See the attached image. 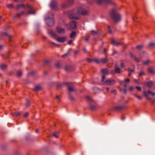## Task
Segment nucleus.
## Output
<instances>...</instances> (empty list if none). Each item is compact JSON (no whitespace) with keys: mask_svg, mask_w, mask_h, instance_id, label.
I'll return each instance as SVG.
<instances>
[{"mask_svg":"<svg viewBox=\"0 0 155 155\" xmlns=\"http://www.w3.org/2000/svg\"><path fill=\"white\" fill-rule=\"evenodd\" d=\"M120 83L121 85H122L124 87H126L127 86V85L126 84V83L125 81H120Z\"/></svg>","mask_w":155,"mask_h":155,"instance_id":"obj_20","label":"nucleus"},{"mask_svg":"<svg viewBox=\"0 0 155 155\" xmlns=\"http://www.w3.org/2000/svg\"><path fill=\"white\" fill-rule=\"evenodd\" d=\"M149 45L150 47H154L155 46V44L153 43H149Z\"/></svg>","mask_w":155,"mask_h":155,"instance_id":"obj_31","label":"nucleus"},{"mask_svg":"<svg viewBox=\"0 0 155 155\" xmlns=\"http://www.w3.org/2000/svg\"><path fill=\"white\" fill-rule=\"evenodd\" d=\"M24 12H23V11L22 12H21V14H24Z\"/></svg>","mask_w":155,"mask_h":155,"instance_id":"obj_64","label":"nucleus"},{"mask_svg":"<svg viewBox=\"0 0 155 155\" xmlns=\"http://www.w3.org/2000/svg\"><path fill=\"white\" fill-rule=\"evenodd\" d=\"M60 65L59 64H56V66L57 67H58Z\"/></svg>","mask_w":155,"mask_h":155,"instance_id":"obj_59","label":"nucleus"},{"mask_svg":"<svg viewBox=\"0 0 155 155\" xmlns=\"http://www.w3.org/2000/svg\"><path fill=\"white\" fill-rule=\"evenodd\" d=\"M91 108L92 110H94L96 109V107L94 105L91 106Z\"/></svg>","mask_w":155,"mask_h":155,"instance_id":"obj_34","label":"nucleus"},{"mask_svg":"<svg viewBox=\"0 0 155 155\" xmlns=\"http://www.w3.org/2000/svg\"><path fill=\"white\" fill-rule=\"evenodd\" d=\"M130 54L131 57H133L134 58L135 60L137 62H138L140 61V59H141L142 57L143 56V53L140 54V58L136 57L135 56H134L132 53H130Z\"/></svg>","mask_w":155,"mask_h":155,"instance_id":"obj_6","label":"nucleus"},{"mask_svg":"<svg viewBox=\"0 0 155 155\" xmlns=\"http://www.w3.org/2000/svg\"><path fill=\"white\" fill-rule=\"evenodd\" d=\"M87 61L88 62H90L92 61H93V59H91V58H87Z\"/></svg>","mask_w":155,"mask_h":155,"instance_id":"obj_36","label":"nucleus"},{"mask_svg":"<svg viewBox=\"0 0 155 155\" xmlns=\"http://www.w3.org/2000/svg\"><path fill=\"white\" fill-rule=\"evenodd\" d=\"M134 89V88L132 86L130 87L129 88V91L131 92L132 91H133Z\"/></svg>","mask_w":155,"mask_h":155,"instance_id":"obj_39","label":"nucleus"},{"mask_svg":"<svg viewBox=\"0 0 155 155\" xmlns=\"http://www.w3.org/2000/svg\"><path fill=\"white\" fill-rule=\"evenodd\" d=\"M43 38L44 39H45L46 38V37L45 36H43Z\"/></svg>","mask_w":155,"mask_h":155,"instance_id":"obj_62","label":"nucleus"},{"mask_svg":"<svg viewBox=\"0 0 155 155\" xmlns=\"http://www.w3.org/2000/svg\"><path fill=\"white\" fill-rule=\"evenodd\" d=\"M26 7L30 9H32V7L31 5H27L26 6Z\"/></svg>","mask_w":155,"mask_h":155,"instance_id":"obj_44","label":"nucleus"},{"mask_svg":"<svg viewBox=\"0 0 155 155\" xmlns=\"http://www.w3.org/2000/svg\"><path fill=\"white\" fill-rule=\"evenodd\" d=\"M86 99L88 101H90L91 98L89 96H87L86 97Z\"/></svg>","mask_w":155,"mask_h":155,"instance_id":"obj_47","label":"nucleus"},{"mask_svg":"<svg viewBox=\"0 0 155 155\" xmlns=\"http://www.w3.org/2000/svg\"><path fill=\"white\" fill-rule=\"evenodd\" d=\"M135 88H136L137 90L139 91H141V88L140 87L136 86L135 87Z\"/></svg>","mask_w":155,"mask_h":155,"instance_id":"obj_35","label":"nucleus"},{"mask_svg":"<svg viewBox=\"0 0 155 155\" xmlns=\"http://www.w3.org/2000/svg\"><path fill=\"white\" fill-rule=\"evenodd\" d=\"M143 94H144V96L146 97V98L148 100H151V98L149 97L148 96V95L149 94H151L153 96H154L155 95V93L153 92H152L151 91H148V92H147L146 91H144L143 92Z\"/></svg>","mask_w":155,"mask_h":155,"instance_id":"obj_5","label":"nucleus"},{"mask_svg":"<svg viewBox=\"0 0 155 155\" xmlns=\"http://www.w3.org/2000/svg\"><path fill=\"white\" fill-rule=\"evenodd\" d=\"M134 95L138 99L140 100H141L142 99V97L138 95L135 94H134Z\"/></svg>","mask_w":155,"mask_h":155,"instance_id":"obj_27","label":"nucleus"},{"mask_svg":"<svg viewBox=\"0 0 155 155\" xmlns=\"http://www.w3.org/2000/svg\"><path fill=\"white\" fill-rule=\"evenodd\" d=\"M20 15V14H17L16 15V17H19Z\"/></svg>","mask_w":155,"mask_h":155,"instance_id":"obj_53","label":"nucleus"},{"mask_svg":"<svg viewBox=\"0 0 155 155\" xmlns=\"http://www.w3.org/2000/svg\"><path fill=\"white\" fill-rule=\"evenodd\" d=\"M30 105V101L29 100H28V99L26 100V104H25V106L26 107Z\"/></svg>","mask_w":155,"mask_h":155,"instance_id":"obj_25","label":"nucleus"},{"mask_svg":"<svg viewBox=\"0 0 155 155\" xmlns=\"http://www.w3.org/2000/svg\"><path fill=\"white\" fill-rule=\"evenodd\" d=\"M134 70L133 69H132L130 71V72H131V73L132 72H133L134 71Z\"/></svg>","mask_w":155,"mask_h":155,"instance_id":"obj_58","label":"nucleus"},{"mask_svg":"<svg viewBox=\"0 0 155 155\" xmlns=\"http://www.w3.org/2000/svg\"><path fill=\"white\" fill-rule=\"evenodd\" d=\"M97 2L99 4L103 2L106 4H110L112 2L111 0H97Z\"/></svg>","mask_w":155,"mask_h":155,"instance_id":"obj_11","label":"nucleus"},{"mask_svg":"<svg viewBox=\"0 0 155 155\" xmlns=\"http://www.w3.org/2000/svg\"><path fill=\"white\" fill-rule=\"evenodd\" d=\"M17 7H18V8L20 7H23L24 8H25V5L23 4H21L20 5H18L17 6Z\"/></svg>","mask_w":155,"mask_h":155,"instance_id":"obj_32","label":"nucleus"},{"mask_svg":"<svg viewBox=\"0 0 155 155\" xmlns=\"http://www.w3.org/2000/svg\"><path fill=\"white\" fill-rule=\"evenodd\" d=\"M131 73L130 71L128 74V76H131Z\"/></svg>","mask_w":155,"mask_h":155,"instance_id":"obj_56","label":"nucleus"},{"mask_svg":"<svg viewBox=\"0 0 155 155\" xmlns=\"http://www.w3.org/2000/svg\"><path fill=\"white\" fill-rule=\"evenodd\" d=\"M53 135L56 138H58L59 137L58 135L56 134V132L54 133L53 134Z\"/></svg>","mask_w":155,"mask_h":155,"instance_id":"obj_41","label":"nucleus"},{"mask_svg":"<svg viewBox=\"0 0 155 155\" xmlns=\"http://www.w3.org/2000/svg\"><path fill=\"white\" fill-rule=\"evenodd\" d=\"M59 97L58 96V95H57V96H56V98L57 99H59Z\"/></svg>","mask_w":155,"mask_h":155,"instance_id":"obj_57","label":"nucleus"},{"mask_svg":"<svg viewBox=\"0 0 155 155\" xmlns=\"http://www.w3.org/2000/svg\"><path fill=\"white\" fill-rule=\"evenodd\" d=\"M153 83L151 81L148 82L146 83V85L148 87H152L153 85Z\"/></svg>","mask_w":155,"mask_h":155,"instance_id":"obj_17","label":"nucleus"},{"mask_svg":"<svg viewBox=\"0 0 155 155\" xmlns=\"http://www.w3.org/2000/svg\"><path fill=\"white\" fill-rule=\"evenodd\" d=\"M50 6L52 9L56 10L57 9V4L55 2H52L50 4Z\"/></svg>","mask_w":155,"mask_h":155,"instance_id":"obj_12","label":"nucleus"},{"mask_svg":"<svg viewBox=\"0 0 155 155\" xmlns=\"http://www.w3.org/2000/svg\"><path fill=\"white\" fill-rule=\"evenodd\" d=\"M89 39V37H88V36H87V37L85 38V40L86 41H87Z\"/></svg>","mask_w":155,"mask_h":155,"instance_id":"obj_52","label":"nucleus"},{"mask_svg":"<svg viewBox=\"0 0 155 155\" xmlns=\"http://www.w3.org/2000/svg\"><path fill=\"white\" fill-rule=\"evenodd\" d=\"M112 92L114 93V94H116V91L115 90H114L112 91Z\"/></svg>","mask_w":155,"mask_h":155,"instance_id":"obj_51","label":"nucleus"},{"mask_svg":"<svg viewBox=\"0 0 155 155\" xmlns=\"http://www.w3.org/2000/svg\"><path fill=\"white\" fill-rule=\"evenodd\" d=\"M38 132V130H36L35 131V132L36 133H37Z\"/></svg>","mask_w":155,"mask_h":155,"instance_id":"obj_63","label":"nucleus"},{"mask_svg":"<svg viewBox=\"0 0 155 155\" xmlns=\"http://www.w3.org/2000/svg\"><path fill=\"white\" fill-rule=\"evenodd\" d=\"M120 67L121 68H124L125 67V66L124 65V64L123 63H121V65H120Z\"/></svg>","mask_w":155,"mask_h":155,"instance_id":"obj_49","label":"nucleus"},{"mask_svg":"<svg viewBox=\"0 0 155 155\" xmlns=\"http://www.w3.org/2000/svg\"><path fill=\"white\" fill-rule=\"evenodd\" d=\"M7 7L8 8H13L14 7L13 4H8V5H7Z\"/></svg>","mask_w":155,"mask_h":155,"instance_id":"obj_26","label":"nucleus"},{"mask_svg":"<svg viewBox=\"0 0 155 155\" xmlns=\"http://www.w3.org/2000/svg\"><path fill=\"white\" fill-rule=\"evenodd\" d=\"M112 44L118 46L121 44L120 42H116L114 39H112L111 40Z\"/></svg>","mask_w":155,"mask_h":155,"instance_id":"obj_14","label":"nucleus"},{"mask_svg":"<svg viewBox=\"0 0 155 155\" xmlns=\"http://www.w3.org/2000/svg\"><path fill=\"white\" fill-rule=\"evenodd\" d=\"M125 117H124V116H122L121 117V119L122 120H123L124 119H125Z\"/></svg>","mask_w":155,"mask_h":155,"instance_id":"obj_54","label":"nucleus"},{"mask_svg":"<svg viewBox=\"0 0 155 155\" xmlns=\"http://www.w3.org/2000/svg\"><path fill=\"white\" fill-rule=\"evenodd\" d=\"M87 14V11L83 9L81 7H79L78 8L76 15H74L73 14L70 15V18L71 19H78L79 18L76 16V15H77L78 14H81L82 15H86Z\"/></svg>","mask_w":155,"mask_h":155,"instance_id":"obj_1","label":"nucleus"},{"mask_svg":"<svg viewBox=\"0 0 155 155\" xmlns=\"http://www.w3.org/2000/svg\"><path fill=\"white\" fill-rule=\"evenodd\" d=\"M91 33L93 35H95L97 34V32L94 31H91Z\"/></svg>","mask_w":155,"mask_h":155,"instance_id":"obj_28","label":"nucleus"},{"mask_svg":"<svg viewBox=\"0 0 155 155\" xmlns=\"http://www.w3.org/2000/svg\"><path fill=\"white\" fill-rule=\"evenodd\" d=\"M28 14H35V12L33 11H29L28 12Z\"/></svg>","mask_w":155,"mask_h":155,"instance_id":"obj_33","label":"nucleus"},{"mask_svg":"<svg viewBox=\"0 0 155 155\" xmlns=\"http://www.w3.org/2000/svg\"><path fill=\"white\" fill-rule=\"evenodd\" d=\"M76 35V32L75 31H72L70 34V37L71 38H74Z\"/></svg>","mask_w":155,"mask_h":155,"instance_id":"obj_15","label":"nucleus"},{"mask_svg":"<svg viewBox=\"0 0 155 155\" xmlns=\"http://www.w3.org/2000/svg\"><path fill=\"white\" fill-rule=\"evenodd\" d=\"M101 62L102 63H103L104 64H106V63H107V62H108V60L106 58H104L101 59Z\"/></svg>","mask_w":155,"mask_h":155,"instance_id":"obj_19","label":"nucleus"},{"mask_svg":"<svg viewBox=\"0 0 155 155\" xmlns=\"http://www.w3.org/2000/svg\"><path fill=\"white\" fill-rule=\"evenodd\" d=\"M2 48V45H0V49H1Z\"/></svg>","mask_w":155,"mask_h":155,"instance_id":"obj_61","label":"nucleus"},{"mask_svg":"<svg viewBox=\"0 0 155 155\" xmlns=\"http://www.w3.org/2000/svg\"><path fill=\"white\" fill-rule=\"evenodd\" d=\"M93 61H94L95 62H96L97 63H99V61L96 59H93Z\"/></svg>","mask_w":155,"mask_h":155,"instance_id":"obj_40","label":"nucleus"},{"mask_svg":"<svg viewBox=\"0 0 155 155\" xmlns=\"http://www.w3.org/2000/svg\"><path fill=\"white\" fill-rule=\"evenodd\" d=\"M124 93H126V89H124Z\"/></svg>","mask_w":155,"mask_h":155,"instance_id":"obj_55","label":"nucleus"},{"mask_svg":"<svg viewBox=\"0 0 155 155\" xmlns=\"http://www.w3.org/2000/svg\"><path fill=\"white\" fill-rule=\"evenodd\" d=\"M48 33L51 37L56 40L57 37V35L55 33L51 30H49Z\"/></svg>","mask_w":155,"mask_h":155,"instance_id":"obj_10","label":"nucleus"},{"mask_svg":"<svg viewBox=\"0 0 155 155\" xmlns=\"http://www.w3.org/2000/svg\"><path fill=\"white\" fill-rule=\"evenodd\" d=\"M108 31L110 33H111V30L110 29V27L109 26H108Z\"/></svg>","mask_w":155,"mask_h":155,"instance_id":"obj_50","label":"nucleus"},{"mask_svg":"<svg viewBox=\"0 0 155 155\" xmlns=\"http://www.w3.org/2000/svg\"><path fill=\"white\" fill-rule=\"evenodd\" d=\"M70 27L67 26L68 29L71 28H75L76 27L77 24L76 22L74 21H72L69 24Z\"/></svg>","mask_w":155,"mask_h":155,"instance_id":"obj_9","label":"nucleus"},{"mask_svg":"<svg viewBox=\"0 0 155 155\" xmlns=\"http://www.w3.org/2000/svg\"><path fill=\"white\" fill-rule=\"evenodd\" d=\"M40 89V87L39 86H37L35 87V88L33 89V90L35 91L39 90Z\"/></svg>","mask_w":155,"mask_h":155,"instance_id":"obj_24","label":"nucleus"},{"mask_svg":"<svg viewBox=\"0 0 155 155\" xmlns=\"http://www.w3.org/2000/svg\"><path fill=\"white\" fill-rule=\"evenodd\" d=\"M101 71L104 74H108V70L107 69H102Z\"/></svg>","mask_w":155,"mask_h":155,"instance_id":"obj_18","label":"nucleus"},{"mask_svg":"<svg viewBox=\"0 0 155 155\" xmlns=\"http://www.w3.org/2000/svg\"><path fill=\"white\" fill-rule=\"evenodd\" d=\"M51 17H48L45 18L46 23L49 26L53 25L54 24V20L53 18V15L52 13H50Z\"/></svg>","mask_w":155,"mask_h":155,"instance_id":"obj_4","label":"nucleus"},{"mask_svg":"<svg viewBox=\"0 0 155 155\" xmlns=\"http://www.w3.org/2000/svg\"><path fill=\"white\" fill-rule=\"evenodd\" d=\"M21 113V112H15L12 113V115L14 117H18L19 116Z\"/></svg>","mask_w":155,"mask_h":155,"instance_id":"obj_16","label":"nucleus"},{"mask_svg":"<svg viewBox=\"0 0 155 155\" xmlns=\"http://www.w3.org/2000/svg\"><path fill=\"white\" fill-rule=\"evenodd\" d=\"M139 74L140 75H144V74L143 72L141 71L139 73Z\"/></svg>","mask_w":155,"mask_h":155,"instance_id":"obj_45","label":"nucleus"},{"mask_svg":"<svg viewBox=\"0 0 155 155\" xmlns=\"http://www.w3.org/2000/svg\"><path fill=\"white\" fill-rule=\"evenodd\" d=\"M68 89L69 91H72L74 90V89L72 87H68Z\"/></svg>","mask_w":155,"mask_h":155,"instance_id":"obj_42","label":"nucleus"},{"mask_svg":"<svg viewBox=\"0 0 155 155\" xmlns=\"http://www.w3.org/2000/svg\"><path fill=\"white\" fill-rule=\"evenodd\" d=\"M148 71L149 72L153 74L154 73V70L153 69L151 68H150L148 69Z\"/></svg>","mask_w":155,"mask_h":155,"instance_id":"obj_22","label":"nucleus"},{"mask_svg":"<svg viewBox=\"0 0 155 155\" xmlns=\"http://www.w3.org/2000/svg\"><path fill=\"white\" fill-rule=\"evenodd\" d=\"M49 43L50 44H51L53 45H56V46H59V45H58V44H56L54 43V42H52V41H49Z\"/></svg>","mask_w":155,"mask_h":155,"instance_id":"obj_37","label":"nucleus"},{"mask_svg":"<svg viewBox=\"0 0 155 155\" xmlns=\"http://www.w3.org/2000/svg\"><path fill=\"white\" fill-rule=\"evenodd\" d=\"M4 34L8 36L9 38V40H10L11 38V36L10 35H8V34L7 33H5Z\"/></svg>","mask_w":155,"mask_h":155,"instance_id":"obj_46","label":"nucleus"},{"mask_svg":"<svg viewBox=\"0 0 155 155\" xmlns=\"http://www.w3.org/2000/svg\"><path fill=\"white\" fill-rule=\"evenodd\" d=\"M106 90L107 91H108L109 90V87H107L106 88Z\"/></svg>","mask_w":155,"mask_h":155,"instance_id":"obj_60","label":"nucleus"},{"mask_svg":"<svg viewBox=\"0 0 155 155\" xmlns=\"http://www.w3.org/2000/svg\"><path fill=\"white\" fill-rule=\"evenodd\" d=\"M121 71V70L117 65L115 67V70L112 71L111 72V73L112 74H115L116 72L120 73Z\"/></svg>","mask_w":155,"mask_h":155,"instance_id":"obj_13","label":"nucleus"},{"mask_svg":"<svg viewBox=\"0 0 155 155\" xmlns=\"http://www.w3.org/2000/svg\"><path fill=\"white\" fill-rule=\"evenodd\" d=\"M105 78L104 75H103L102 76L101 81L105 85H114L116 83V81L111 78H109L104 81Z\"/></svg>","mask_w":155,"mask_h":155,"instance_id":"obj_2","label":"nucleus"},{"mask_svg":"<svg viewBox=\"0 0 155 155\" xmlns=\"http://www.w3.org/2000/svg\"><path fill=\"white\" fill-rule=\"evenodd\" d=\"M56 29L57 32L59 34H63L65 33L64 29L60 26H58L56 27Z\"/></svg>","mask_w":155,"mask_h":155,"instance_id":"obj_7","label":"nucleus"},{"mask_svg":"<svg viewBox=\"0 0 155 155\" xmlns=\"http://www.w3.org/2000/svg\"><path fill=\"white\" fill-rule=\"evenodd\" d=\"M125 82H129L130 81V79H129L128 78H127L125 80Z\"/></svg>","mask_w":155,"mask_h":155,"instance_id":"obj_48","label":"nucleus"},{"mask_svg":"<svg viewBox=\"0 0 155 155\" xmlns=\"http://www.w3.org/2000/svg\"><path fill=\"white\" fill-rule=\"evenodd\" d=\"M7 66L5 64H2L0 66V68L2 70H4L6 68Z\"/></svg>","mask_w":155,"mask_h":155,"instance_id":"obj_21","label":"nucleus"},{"mask_svg":"<svg viewBox=\"0 0 155 155\" xmlns=\"http://www.w3.org/2000/svg\"><path fill=\"white\" fill-rule=\"evenodd\" d=\"M111 15L115 22H117L121 19L120 15L118 13L115 12V10L113 9L111 11Z\"/></svg>","mask_w":155,"mask_h":155,"instance_id":"obj_3","label":"nucleus"},{"mask_svg":"<svg viewBox=\"0 0 155 155\" xmlns=\"http://www.w3.org/2000/svg\"><path fill=\"white\" fill-rule=\"evenodd\" d=\"M22 73L21 71H19L17 73V76L18 77L21 76L22 75Z\"/></svg>","mask_w":155,"mask_h":155,"instance_id":"obj_29","label":"nucleus"},{"mask_svg":"<svg viewBox=\"0 0 155 155\" xmlns=\"http://www.w3.org/2000/svg\"><path fill=\"white\" fill-rule=\"evenodd\" d=\"M29 115V113H26L24 115L23 117L25 118L27 117Z\"/></svg>","mask_w":155,"mask_h":155,"instance_id":"obj_38","label":"nucleus"},{"mask_svg":"<svg viewBox=\"0 0 155 155\" xmlns=\"http://www.w3.org/2000/svg\"><path fill=\"white\" fill-rule=\"evenodd\" d=\"M73 41V40H71L69 41L68 42V44L69 45H71L72 44V43Z\"/></svg>","mask_w":155,"mask_h":155,"instance_id":"obj_43","label":"nucleus"},{"mask_svg":"<svg viewBox=\"0 0 155 155\" xmlns=\"http://www.w3.org/2000/svg\"><path fill=\"white\" fill-rule=\"evenodd\" d=\"M150 62V61L149 60H147L146 61H144L143 62V64L145 65H148Z\"/></svg>","mask_w":155,"mask_h":155,"instance_id":"obj_23","label":"nucleus"},{"mask_svg":"<svg viewBox=\"0 0 155 155\" xmlns=\"http://www.w3.org/2000/svg\"><path fill=\"white\" fill-rule=\"evenodd\" d=\"M67 39V37L66 36L61 37H57L56 40L59 42H63Z\"/></svg>","mask_w":155,"mask_h":155,"instance_id":"obj_8","label":"nucleus"},{"mask_svg":"<svg viewBox=\"0 0 155 155\" xmlns=\"http://www.w3.org/2000/svg\"><path fill=\"white\" fill-rule=\"evenodd\" d=\"M143 46L141 45L137 46L136 47V48L138 50H140L142 48Z\"/></svg>","mask_w":155,"mask_h":155,"instance_id":"obj_30","label":"nucleus"}]
</instances>
